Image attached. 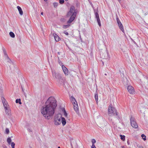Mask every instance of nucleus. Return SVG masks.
<instances>
[{"instance_id": "c85d7f7f", "label": "nucleus", "mask_w": 148, "mask_h": 148, "mask_svg": "<svg viewBox=\"0 0 148 148\" xmlns=\"http://www.w3.org/2000/svg\"><path fill=\"white\" fill-rule=\"evenodd\" d=\"M58 4V3H53V5H54V7L55 8L57 6Z\"/></svg>"}, {"instance_id": "7c9ffc66", "label": "nucleus", "mask_w": 148, "mask_h": 148, "mask_svg": "<svg viewBox=\"0 0 148 148\" xmlns=\"http://www.w3.org/2000/svg\"><path fill=\"white\" fill-rule=\"evenodd\" d=\"M5 132L7 133V134H8L9 133V129L8 128L6 129Z\"/></svg>"}, {"instance_id": "ddd939ff", "label": "nucleus", "mask_w": 148, "mask_h": 148, "mask_svg": "<svg viewBox=\"0 0 148 148\" xmlns=\"http://www.w3.org/2000/svg\"><path fill=\"white\" fill-rule=\"evenodd\" d=\"M53 34L55 39L56 41H58L60 40V38L57 34L55 33H53Z\"/></svg>"}, {"instance_id": "f03ea898", "label": "nucleus", "mask_w": 148, "mask_h": 148, "mask_svg": "<svg viewBox=\"0 0 148 148\" xmlns=\"http://www.w3.org/2000/svg\"><path fill=\"white\" fill-rule=\"evenodd\" d=\"M77 14V12L75 10V8L73 6H71L70 11L67 13L66 16L67 17L70 16L69 20L67 21L68 24H70L75 19Z\"/></svg>"}, {"instance_id": "c756f323", "label": "nucleus", "mask_w": 148, "mask_h": 148, "mask_svg": "<svg viewBox=\"0 0 148 148\" xmlns=\"http://www.w3.org/2000/svg\"><path fill=\"white\" fill-rule=\"evenodd\" d=\"M64 2V0H59V3L60 4H63Z\"/></svg>"}, {"instance_id": "f3484780", "label": "nucleus", "mask_w": 148, "mask_h": 148, "mask_svg": "<svg viewBox=\"0 0 148 148\" xmlns=\"http://www.w3.org/2000/svg\"><path fill=\"white\" fill-rule=\"evenodd\" d=\"M5 109L6 114L9 115L10 113V110L9 107L7 108H5Z\"/></svg>"}, {"instance_id": "6ab92c4d", "label": "nucleus", "mask_w": 148, "mask_h": 148, "mask_svg": "<svg viewBox=\"0 0 148 148\" xmlns=\"http://www.w3.org/2000/svg\"><path fill=\"white\" fill-rule=\"evenodd\" d=\"M74 143L75 144V145L76 144V142L75 141H74L73 140H71V141L70 144H71V148H73V144L72 143H74Z\"/></svg>"}, {"instance_id": "49530a36", "label": "nucleus", "mask_w": 148, "mask_h": 148, "mask_svg": "<svg viewBox=\"0 0 148 148\" xmlns=\"http://www.w3.org/2000/svg\"><path fill=\"white\" fill-rule=\"evenodd\" d=\"M58 54H59V55H60V53L59 52H58Z\"/></svg>"}, {"instance_id": "a878e982", "label": "nucleus", "mask_w": 148, "mask_h": 148, "mask_svg": "<svg viewBox=\"0 0 148 148\" xmlns=\"http://www.w3.org/2000/svg\"><path fill=\"white\" fill-rule=\"evenodd\" d=\"M141 137L143 138L144 140H146V136L144 134H142L141 135Z\"/></svg>"}, {"instance_id": "603ef678", "label": "nucleus", "mask_w": 148, "mask_h": 148, "mask_svg": "<svg viewBox=\"0 0 148 148\" xmlns=\"http://www.w3.org/2000/svg\"><path fill=\"white\" fill-rule=\"evenodd\" d=\"M29 148H32V147H29Z\"/></svg>"}, {"instance_id": "b1692460", "label": "nucleus", "mask_w": 148, "mask_h": 148, "mask_svg": "<svg viewBox=\"0 0 148 148\" xmlns=\"http://www.w3.org/2000/svg\"><path fill=\"white\" fill-rule=\"evenodd\" d=\"M121 137V139L123 140H125V136L124 135H120Z\"/></svg>"}, {"instance_id": "7ed1b4c3", "label": "nucleus", "mask_w": 148, "mask_h": 148, "mask_svg": "<svg viewBox=\"0 0 148 148\" xmlns=\"http://www.w3.org/2000/svg\"><path fill=\"white\" fill-rule=\"evenodd\" d=\"M108 114L109 116H112L113 115H117L116 110L114 107H113L112 105H110L108 108Z\"/></svg>"}, {"instance_id": "0eeeda50", "label": "nucleus", "mask_w": 148, "mask_h": 148, "mask_svg": "<svg viewBox=\"0 0 148 148\" xmlns=\"http://www.w3.org/2000/svg\"><path fill=\"white\" fill-rule=\"evenodd\" d=\"M130 121L131 125L132 127L135 128L138 127V125L135 121V119L133 117H131Z\"/></svg>"}, {"instance_id": "1a4fd4ad", "label": "nucleus", "mask_w": 148, "mask_h": 148, "mask_svg": "<svg viewBox=\"0 0 148 148\" xmlns=\"http://www.w3.org/2000/svg\"><path fill=\"white\" fill-rule=\"evenodd\" d=\"M2 101L4 108H7L9 107L8 103L4 98H2Z\"/></svg>"}, {"instance_id": "423d86ee", "label": "nucleus", "mask_w": 148, "mask_h": 148, "mask_svg": "<svg viewBox=\"0 0 148 148\" xmlns=\"http://www.w3.org/2000/svg\"><path fill=\"white\" fill-rule=\"evenodd\" d=\"M62 118L61 115L56 117L54 120L55 124L57 125H60L61 123Z\"/></svg>"}, {"instance_id": "6e6552de", "label": "nucleus", "mask_w": 148, "mask_h": 148, "mask_svg": "<svg viewBox=\"0 0 148 148\" xmlns=\"http://www.w3.org/2000/svg\"><path fill=\"white\" fill-rule=\"evenodd\" d=\"M129 92L131 94H134V93L135 91L134 88L131 86H128L127 88Z\"/></svg>"}, {"instance_id": "e433bc0d", "label": "nucleus", "mask_w": 148, "mask_h": 148, "mask_svg": "<svg viewBox=\"0 0 148 148\" xmlns=\"http://www.w3.org/2000/svg\"><path fill=\"white\" fill-rule=\"evenodd\" d=\"M91 148H96L95 145H92Z\"/></svg>"}, {"instance_id": "c03bdc74", "label": "nucleus", "mask_w": 148, "mask_h": 148, "mask_svg": "<svg viewBox=\"0 0 148 148\" xmlns=\"http://www.w3.org/2000/svg\"><path fill=\"white\" fill-rule=\"evenodd\" d=\"M43 12H41V15H43Z\"/></svg>"}, {"instance_id": "393cba45", "label": "nucleus", "mask_w": 148, "mask_h": 148, "mask_svg": "<svg viewBox=\"0 0 148 148\" xmlns=\"http://www.w3.org/2000/svg\"><path fill=\"white\" fill-rule=\"evenodd\" d=\"M70 25H63V28L64 29H66Z\"/></svg>"}, {"instance_id": "3c124183", "label": "nucleus", "mask_w": 148, "mask_h": 148, "mask_svg": "<svg viewBox=\"0 0 148 148\" xmlns=\"http://www.w3.org/2000/svg\"><path fill=\"white\" fill-rule=\"evenodd\" d=\"M65 1H67L68 0H65Z\"/></svg>"}, {"instance_id": "de8ad7c7", "label": "nucleus", "mask_w": 148, "mask_h": 148, "mask_svg": "<svg viewBox=\"0 0 148 148\" xmlns=\"http://www.w3.org/2000/svg\"><path fill=\"white\" fill-rule=\"evenodd\" d=\"M45 1H47L48 0H44Z\"/></svg>"}, {"instance_id": "a211bd4d", "label": "nucleus", "mask_w": 148, "mask_h": 148, "mask_svg": "<svg viewBox=\"0 0 148 148\" xmlns=\"http://www.w3.org/2000/svg\"><path fill=\"white\" fill-rule=\"evenodd\" d=\"M12 136L11 137H12ZM11 137H9L7 140V141L8 143V144L9 145H10L11 144Z\"/></svg>"}, {"instance_id": "2eb2a0df", "label": "nucleus", "mask_w": 148, "mask_h": 148, "mask_svg": "<svg viewBox=\"0 0 148 148\" xmlns=\"http://www.w3.org/2000/svg\"><path fill=\"white\" fill-rule=\"evenodd\" d=\"M118 24V25L119 26L120 29L123 32H124V29H123V25H122L121 23H119Z\"/></svg>"}, {"instance_id": "dca6fc26", "label": "nucleus", "mask_w": 148, "mask_h": 148, "mask_svg": "<svg viewBox=\"0 0 148 148\" xmlns=\"http://www.w3.org/2000/svg\"><path fill=\"white\" fill-rule=\"evenodd\" d=\"M61 123H62V124L63 126L65 125L66 124V120L64 118H62Z\"/></svg>"}, {"instance_id": "37998d69", "label": "nucleus", "mask_w": 148, "mask_h": 148, "mask_svg": "<svg viewBox=\"0 0 148 148\" xmlns=\"http://www.w3.org/2000/svg\"><path fill=\"white\" fill-rule=\"evenodd\" d=\"M127 144L128 145H129L130 144V142H129V141H128V140L127 141Z\"/></svg>"}, {"instance_id": "72a5a7b5", "label": "nucleus", "mask_w": 148, "mask_h": 148, "mask_svg": "<svg viewBox=\"0 0 148 148\" xmlns=\"http://www.w3.org/2000/svg\"><path fill=\"white\" fill-rule=\"evenodd\" d=\"M7 58L8 59V62H10L11 61V60L9 58V57H8V56H7Z\"/></svg>"}, {"instance_id": "473e14b6", "label": "nucleus", "mask_w": 148, "mask_h": 148, "mask_svg": "<svg viewBox=\"0 0 148 148\" xmlns=\"http://www.w3.org/2000/svg\"><path fill=\"white\" fill-rule=\"evenodd\" d=\"M3 52H4V54L6 56V57H7V56H8V55L6 53V51H5V50L4 49H3Z\"/></svg>"}, {"instance_id": "cd10ccee", "label": "nucleus", "mask_w": 148, "mask_h": 148, "mask_svg": "<svg viewBox=\"0 0 148 148\" xmlns=\"http://www.w3.org/2000/svg\"><path fill=\"white\" fill-rule=\"evenodd\" d=\"M92 145H95L94 144L96 142V141L95 139H93L92 140Z\"/></svg>"}, {"instance_id": "4c0bfd02", "label": "nucleus", "mask_w": 148, "mask_h": 148, "mask_svg": "<svg viewBox=\"0 0 148 148\" xmlns=\"http://www.w3.org/2000/svg\"><path fill=\"white\" fill-rule=\"evenodd\" d=\"M24 93V95L25 97V98H26L27 97V95L25 93V92H23Z\"/></svg>"}, {"instance_id": "412c9836", "label": "nucleus", "mask_w": 148, "mask_h": 148, "mask_svg": "<svg viewBox=\"0 0 148 148\" xmlns=\"http://www.w3.org/2000/svg\"><path fill=\"white\" fill-rule=\"evenodd\" d=\"M62 111L63 112L64 116L65 117H67V114L64 108L62 109Z\"/></svg>"}, {"instance_id": "2f4dec72", "label": "nucleus", "mask_w": 148, "mask_h": 148, "mask_svg": "<svg viewBox=\"0 0 148 148\" xmlns=\"http://www.w3.org/2000/svg\"><path fill=\"white\" fill-rule=\"evenodd\" d=\"M116 20H117V23L118 24L120 23H121L120 21V20H119V18L117 17H116Z\"/></svg>"}, {"instance_id": "a18cd8bd", "label": "nucleus", "mask_w": 148, "mask_h": 148, "mask_svg": "<svg viewBox=\"0 0 148 148\" xmlns=\"http://www.w3.org/2000/svg\"><path fill=\"white\" fill-rule=\"evenodd\" d=\"M124 146H122V148H124Z\"/></svg>"}, {"instance_id": "4468645a", "label": "nucleus", "mask_w": 148, "mask_h": 148, "mask_svg": "<svg viewBox=\"0 0 148 148\" xmlns=\"http://www.w3.org/2000/svg\"><path fill=\"white\" fill-rule=\"evenodd\" d=\"M17 8L18 11H19L20 14L21 15H22L23 14V12L21 8L18 6H17Z\"/></svg>"}, {"instance_id": "39448f33", "label": "nucleus", "mask_w": 148, "mask_h": 148, "mask_svg": "<svg viewBox=\"0 0 148 148\" xmlns=\"http://www.w3.org/2000/svg\"><path fill=\"white\" fill-rule=\"evenodd\" d=\"M100 55L101 58L103 59H106L109 58L108 53L105 51H100Z\"/></svg>"}, {"instance_id": "bb28decb", "label": "nucleus", "mask_w": 148, "mask_h": 148, "mask_svg": "<svg viewBox=\"0 0 148 148\" xmlns=\"http://www.w3.org/2000/svg\"><path fill=\"white\" fill-rule=\"evenodd\" d=\"M11 144L12 148H14V146L15 145L14 143V142H12Z\"/></svg>"}, {"instance_id": "f257e3e1", "label": "nucleus", "mask_w": 148, "mask_h": 148, "mask_svg": "<svg viewBox=\"0 0 148 148\" xmlns=\"http://www.w3.org/2000/svg\"><path fill=\"white\" fill-rule=\"evenodd\" d=\"M57 104L55 98L53 97H49L45 104L41 110V112L46 119H49L54 114Z\"/></svg>"}, {"instance_id": "f704fd0d", "label": "nucleus", "mask_w": 148, "mask_h": 148, "mask_svg": "<svg viewBox=\"0 0 148 148\" xmlns=\"http://www.w3.org/2000/svg\"><path fill=\"white\" fill-rule=\"evenodd\" d=\"M64 33L66 35H69V33L68 32H66V31H64Z\"/></svg>"}, {"instance_id": "f8f14e48", "label": "nucleus", "mask_w": 148, "mask_h": 148, "mask_svg": "<svg viewBox=\"0 0 148 148\" xmlns=\"http://www.w3.org/2000/svg\"><path fill=\"white\" fill-rule=\"evenodd\" d=\"M63 71L65 75H67L69 74L68 69L64 65L62 66Z\"/></svg>"}, {"instance_id": "5701e85b", "label": "nucleus", "mask_w": 148, "mask_h": 148, "mask_svg": "<svg viewBox=\"0 0 148 148\" xmlns=\"http://www.w3.org/2000/svg\"><path fill=\"white\" fill-rule=\"evenodd\" d=\"M16 102L17 103H19V104H21L22 103L21 102V100L20 99H16Z\"/></svg>"}, {"instance_id": "9d476101", "label": "nucleus", "mask_w": 148, "mask_h": 148, "mask_svg": "<svg viewBox=\"0 0 148 148\" xmlns=\"http://www.w3.org/2000/svg\"><path fill=\"white\" fill-rule=\"evenodd\" d=\"M95 17L97 18V20L99 26L101 27V26L100 21L99 18V15L98 13L96 12L95 13Z\"/></svg>"}, {"instance_id": "a19ab883", "label": "nucleus", "mask_w": 148, "mask_h": 148, "mask_svg": "<svg viewBox=\"0 0 148 148\" xmlns=\"http://www.w3.org/2000/svg\"><path fill=\"white\" fill-rule=\"evenodd\" d=\"M138 148H144V147L142 146H139V147Z\"/></svg>"}, {"instance_id": "9b49d317", "label": "nucleus", "mask_w": 148, "mask_h": 148, "mask_svg": "<svg viewBox=\"0 0 148 148\" xmlns=\"http://www.w3.org/2000/svg\"><path fill=\"white\" fill-rule=\"evenodd\" d=\"M73 105L74 109L75 111L77 113H78L79 112V108L77 102H76V103L75 102H74L73 103Z\"/></svg>"}, {"instance_id": "79ce46f5", "label": "nucleus", "mask_w": 148, "mask_h": 148, "mask_svg": "<svg viewBox=\"0 0 148 148\" xmlns=\"http://www.w3.org/2000/svg\"><path fill=\"white\" fill-rule=\"evenodd\" d=\"M73 100H74V101H75V99L74 97H72V100L73 101Z\"/></svg>"}, {"instance_id": "8fccbe9b", "label": "nucleus", "mask_w": 148, "mask_h": 148, "mask_svg": "<svg viewBox=\"0 0 148 148\" xmlns=\"http://www.w3.org/2000/svg\"><path fill=\"white\" fill-rule=\"evenodd\" d=\"M105 75H107V74H106L105 73Z\"/></svg>"}, {"instance_id": "4be33fe9", "label": "nucleus", "mask_w": 148, "mask_h": 148, "mask_svg": "<svg viewBox=\"0 0 148 148\" xmlns=\"http://www.w3.org/2000/svg\"><path fill=\"white\" fill-rule=\"evenodd\" d=\"M9 34L10 36L12 38H14L15 37V35L14 33L12 32H10Z\"/></svg>"}, {"instance_id": "c9c22d12", "label": "nucleus", "mask_w": 148, "mask_h": 148, "mask_svg": "<svg viewBox=\"0 0 148 148\" xmlns=\"http://www.w3.org/2000/svg\"><path fill=\"white\" fill-rule=\"evenodd\" d=\"M2 147L3 148H7L6 146L5 145H2Z\"/></svg>"}, {"instance_id": "20e7f679", "label": "nucleus", "mask_w": 148, "mask_h": 148, "mask_svg": "<svg viewBox=\"0 0 148 148\" xmlns=\"http://www.w3.org/2000/svg\"><path fill=\"white\" fill-rule=\"evenodd\" d=\"M52 72L53 77L57 79V81L60 82L61 80H62V77L59 73H56L55 71H52Z\"/></svg>"}, {"instance_id": "aec40b11", "label": "nucleus", "mask_w": 148, "mask_h": 148, "mask_svg": "<svg viewBox=\"0 0 148 148\" xmlns=\"http://www.w3.org/2000/svg\"><path fill=\"white\" fill-rule=\"evenodd\" d=\"M95 99L97 103L98 102V95L96 93L95 95Z\"/></svg>"}, {"instance_id": "ea45409f", "label": "nucleus", "mask_w": 148, "mask_h": 148, "mask_svg": "<svg viewBox=\"0 0 148 148\" xmlns=\"http://www.w3.org/2000/svg\"><path fill=\"white\" fill-rule=\"evenodd\" d=\"M27 130L28 131H29V132H31V130L30 129H27Z\"/></svg>"}, {"instance_id": "09e8293b", "label": "nucleus", "mask_w": 148, "mask_h": 148, "mask_svg": "<svg viewBox=\"0 0 148 148\" xmlns=\"http://www.w3.org/2000/svg\"><path fill=\"white\" fill-rule=\"evenodd\" d=\"M58 148H60V147H58Z\"/></svg>"}, {"instance_id": "58836bf2", "label": "nucleus", "mask_w": 148, "mask_h": 148, "mask_svg": "<svg viewBox=\"0 0 148 148\" xmlns=\"http://www.w3.org/2000/svg\"><path fill=\"white\" fill-rule=\"evenodd\" d=\"M21 88H22V91L23 92H24V89H23V87L22 86H21Z\"/></svg>"}]
</instances>
